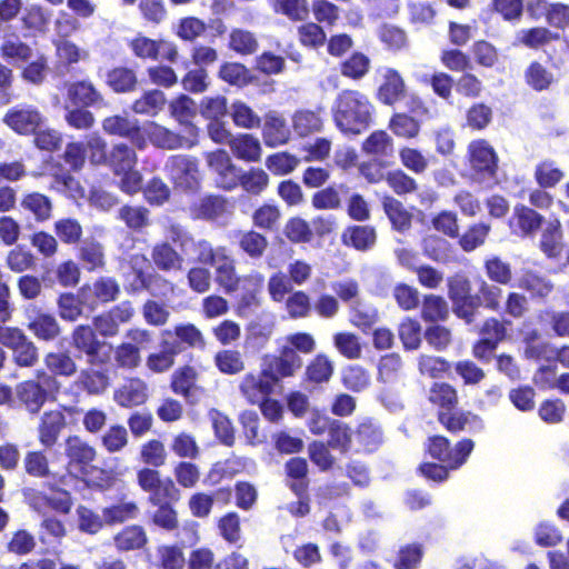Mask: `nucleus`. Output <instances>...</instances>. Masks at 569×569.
Instances as JSON below:
<instances>
[{
  "label": "nucleus",
  "mask_w": 569,
  "mask_h": 569,
  "mask_svg": "<svg viewBox=\"0 0 569 569\" xmlns=\"http://www.w3.org/2000/svg\"><path fill=\"white\" fill-rule=\"evenodd\" d=\"M331 111L335 124L342 133L358 136L372 124L375 106L363 92L345 89L338 93Z\"/></svg>",
  "instance_id": "nucleus-1"
},
{
  "label": "nucleus",
  "mask_w": 569,
  "mask_h": 569,
  "mask_svg": "<svg viewBox=\"0 0 569 569\" xmlns=\"http://www.w3.org/2000/svg\"><path fill=\"white\" fill-rule=\"evenodd\" d=\"M59 389L54 376L46 371H37L36 379L20 382L16 387V395L23 408L31 415H37L48 398Z\"/></svg>",
  "instance_id": "nucleus-2"
},
{
  "label": "nucleus",
  "mask_w": 569,
  "mask_h": 569,
  "mask_svg": "<svg viewBox=\"0 0 569 569\" xmlns=\"http://www.w3.org/2000/svg\"><path fill=\"white\" fill-rule=\"evenodd\" d=\"M143 133L157 148L166 150L190 149L197 143L198 128L192 123H186L182 132L178 133L156 122H148L143 127Z\"/></svg>",
  "instance_id": "nucleus-3"
},
{
  "label": "nucleus",
  "mask_w": 569,
  "mask_h": 569,
  "mask_svg": "<svg viewBox=\"0 0 569 569\" xmlns=\"http://www.w3.org/2000/svg\"><path fill=\"white\" fill-rule=\"evenodd\" d=\"M164 171L176 188L194 191L200 186V174L196 158L186 154L170 156L164 163Z\"/></svg>",
  "instance_id": "nucleus-4"
},
{
  "label": "nucleus",
  "mask_w": 569,
  "mask_h": 569,
  "mask_svg": "<svg viewBox=\"0 0 569 569\" xmlns=\"http://www.w3.org/2000/svg\"><path fill=\"white\" fill-rule=\"evenodd\" d=\"M71 346L79 352V357L83 356L92 366L102 365L109 358L110 347L104 341H100L89 326L80 325L74 328Z\"/></svg>",
  "instance_id": "nucleus-5"
},
{
  "label": "nucleus",
  "mask_w": 569,
  "mask_h": 569,
  "mask_svg": "<svg viewBox=\"0 0 569 569\" xmlns=\"http://www.w3.org/2000/svg\"><path fill=\"white\" fill-rule=\"evenodd\" d=\"M473 447L472 440L463 439L451 449L447 438L435 436L429 438L428 451L435 459L447 463L451 469H457L467 461Z\"/></svg>",
  "instance_id": "nucleus-6"
},
{
  "label": "nucleus",
  "mask_w": 569,
  "mask_h": 569,
  "mask_svg": "<svg viewBox=\"0 0 569 569\" xmlns=\"http://www.w3.org/2000/svg\"><path fill=\"white\" fill-rule=\"evenodd\" d=\"M469 162L476 178L491 183L498 169V157L486 140H475L468 147Z\"/></svg>",
  "instance_id": "nucleus-7"
},
{
  "label": "nucleus",
  "mask_w": 569,
  "mask_h": 569,
  "mask_svg": "<svg viewBox=\"0 0 569 569\" xmlns=\"http://www.w3.org/2000/svg\"><path fill=\"white\" fill-rule=\"evenodd\" d=\"M46 118L39 109L31 104H19L9 109L3 122L19 134H31L42 128Z\"/></svg>",
  "instance_id": "nucleus-8"
},
{
  "label": "nucleus",
  "mask_w": 569,
  "mask_h": 569,
  "mask_svg": "<svg viewBox=\"0 0 569 569\" xmlns=\"http://www.w3.org/2000/svg\"><path fill=\"white\" fill-rule=\"evenodd\" d=\"M132 280H129L131 291L148 290L152 296H167L173 290L171 282L158 273L146 274L141 264L147 262L144 257H133L132 260Z\"/></svg>",
  "instance_id": "nucleus-9"
},
{
  "label": "nucleus",
  "mask_w": 569,
  "mask_h": 569,
  "mask_svg": "<svg viewBox=\"0 0 569 569\" xmlns=\"http://www.w3.org/2000/svg\"><path fill=\"white\" fill-rule=\"evenodd\" d=\"M69 473L86 475L96 459V449L79 436H69L64 442Z\"/></svg>",
  "instance_id": "nucleus-10"
},
{
  "label": "nucleus",
  "mask_w": 569,
  "mask_h": 569,
  "mask_svg": "<svg viewBox=\"0 0 569 569\" xmlns=\"http://www.w3.org/2000/svg\"><path fill=\"white\" fill-rule=\"evenodd\" d=\"M194 219L224 221L233 212V206L221 196H204L190 207Z\"/></svg>",
  "instance_id": "nucleus-11"
},
{
  "label": "nucleus",
  "mask_w": 569,
  "mask_h": 569,
  "mask_svg": "<svg viewBox=\"0 0 569 569\" xmlns=\"http://www.w3.org/2000/svg\"><path fill=\"white\" fill-rule=\"evenodd\" d=\"M207 163L217 176L218 187L232 190L238 186L239 169L231 162L227 151L219 149L207 153Z\"/></svg>",
  "instance_id": "nucleus-12"
},
{
  "label": "nucleus",
  "mask_w": 569,
  "mask_h": 569,
  "mask_svg": "<svg viewBox=\"0 0 569 569\" xmlns=\"http://www.w3.org/2000/svg\"><path fill=\"white\" fill-rule=\"evenodd\" d=\"M102 129L110 136L129 139L137 148L146 147L144 137L140 132L138 119L128 114H114L107 117L102 122Z\"/></svg>",
  "instance_id": "nucleus-13"
},
{
  "label": "nucleus",
  "mask_w": 569,
  "mask_h": 569,
  "mask_svg": "<svg viewBox=\"0 0 569 569\" xmlns=\"http://www.w3.org/2000/svg\"><path fill=\"white\" fill-rule=\"evenodd\" d=\"M120 293L118 282L110 277H101L90 286L80 289V299L90 310L99 303H107L117 299Z\"/></svg>",
  "instance_id": "nucleus-14"
},
{
  "label": "nucleus",
  "mask_w": 569,
  "mask_h": 569,
  "mask_svg": "<svg viewBox=\"0 0 569 569\" xmlns=\"http://www.w3.org/2000/svg\"><path fill=\"white\" fill-rule=\"evenodd\" d=\"M277 383L278 377L263 369L259 376L246 375L240 383V390L251 403H258L272 392Z\"/></svg>",
  "instance_id": "nucleus-15"
},
{
  "label": "nucleus",
  "mask_w": 569,
  "mask_h": 569,
  "mask_svg": "<svg viewBox=\"0 0 569 569\" xmlns=\"http://www.w3.org/2000/svg\"><path fill=\"white\" fill-rule=\"evenodd\" d=\"M28 329L43 341H52L60 335V326L56 317L37 307L27 309Z\"/></svg>",
  "instance_id": "nucleus-16"
},
{
  "label": "nucleus",
  "mask_w": 569,
  "mask_h": 569,
  "mask_svg": "<svg viewBox=\"0 0 569 569\" xmlns=\"http://www.w3.org/2000/svg\"><path fill=\"white\" fill-rule=\"evenodd\" d=\"M66 425V416L60 410L43 412L38 425L39 442L44 448L53 447Z\"/></svg>",
  "instance_id": "nucleus-17"
},
{
  "label": "nucleus",
  "mask_w": 569,
  "mask_h": 569,
  "mask_svg": "<svg viewBox=\"0 0 569 569\" xmlns=\"http://www.w3.org/2000/svg\"><path fill=\"white\" fill-rule=\"evenodd\" d=\"M382 82L378 89V99L385 104L391 106L405 94V81L399 72L391 68L380 70Z\"/></svg>",
  "instance_id": "nucleus-18"
},
{
  "label": "nucleus",
  "mask_w": 569,
  "mask_h": 569,
  "mask_svg": "<svg viewBox=\"0 0 569 569\" xmlns=\"http://www.w3.org/2000/svg\"><path fill=\"white\" fill-rule=\"evenodd\" d=\"M212 267H214V280L226 293H231L239 289L240 277L236 272L234 260L227 250L218 256V260Z\"/></svg>",
  "instance_id": "nucleus-19"
},
{
  "label": "nucleus",
  "mask_w": 569,
  "mask_h": 569,
  "mask_svg": "<svg viewBox=\"0 0 569 569\" xmlns=\"http://www.w3.org/2000/svg\"><path fill=\"white\" fill-rule=\"evenodd\" d=\"M68 98L74 106L101 107L104 104L102 94L90 81H77L69 86Z\"/></svg>",
  "instance_id": "nucleus-20"
},
{
  "label": "nucleus",
  "mask_w": 569,
  "mask_h": 569,
  "mask_svg": "<svg viewBox=\"0 0 569 569\" xmlns=\"http://www.w3.org/2000/svg\"><path fill=\"white\" fill-rule=\"evenodd\" d=\"M262 133L266 144L269 147L282 146L290 138L286 120L274 111L267 113Z\"/></svg>",
  "instance_id": "nucleus-21"
},
{
  "label": "nucleus",
  "mask_w": 569,
  "mask_h": 569,
  "mask_svg": "<svg viewBox=\"0 0 569 569\" xmlns=\"http://www.w3.org/2000/svg\"><path fill=\"white\" fill-rule=\"evenodd\" d=\"M147 400V386L140 379H129L114 392V401L121 407L142 405Z\"/></svg>",
  "instance_id": "nucleus-22"
},
{
  "label": "nucleus",
  "mask_w": 569,
  "mask_h": 569,
  "mask_svg": "<svg viewBox=\"0 0 569 569\" xmlns=\"http://www.w3.org/2000/svg\"><path fill=\"white\" fill-rule=\"evenodd\" d=\"M517 286L529 292L532 298H545L553 289L552 282L547 277L530 269H522Z\"/></svg>",
  "instance_id": "nucleus-23"
},
{
  "label": "nucleus",
  "mask_w": 569,
  "mask_h": 569,
  "mask_svg": "<svg viewBox=\"0 0 569 569\" xmlns=\"http://www.w3.org/2000/svg\"><path fill=\"white\" fill-rule=\"evenodd\" d=\"M376 230L370 226L348 227L341 236L343 244L359 251L370 250L376 243Z\"/></svg>",
  "instance_id": "nucleus-24"
},
{
  "label": "nucleus",
  "mask_w": 569,
  "mask_h": 569,
  "mask_svg": "<svg viewBox=\"0 0 569 569\" xmlns=\"http://www.w3.org/2000/svg\"><path fill=\"white\" fill-rule=\"evenodd\" d=\"M154 266L166 272L181 270L183 257L168 242L157 243L151 251Z\"/></svg>",
  "instance_id": "nucleus-25"
},
{
  "label": "nucleus",
  "mask_w": 569,
  "mask_h": 569,
  "mask_svg": "<svg viewBox=\"0 0 569 569\" xmlns=\"http://www.w3.org/2000/svg\"><path fill=\"white\" fill-rule=\"evenodd\" d=\"M536 8L545 10L548 24L553 28L565 29L569 24V6L560 2L548 4L545 0H530L528 10L535 11Z\"/></svg>",
  "instance_id": "nucleus-26"
},
{
  "label": "nucleus",
  "mask_w": 569,
  "mask_h": 569,
  "mask_svg": "<svg viewBox=\"0 0 569 569\" xmlns=\"http://www.w3.org/2000/svg\"><path fill=\"white\" fill-rule=\"evenodd\" d=\"M167 99L164 93L158 89H151L133 101L131 109L137 114L156 117L164 109Z\"/></svg>",
  "instance_id": "nucleus-27"
},
{
  "label": "nucleus",
  "mask_w": 569,
  "mask_h": 569,
  "mask_svg": "<svg viewBox=\"0 0 569 569\" xmlns=\"http://www.w3.org/2000/svg\"><path fill=\"white\" fill-rule=\"evenodd\" d=\"M323 127V120L320 111L308 109L298 110L292 116V128L299 137H308L320 132Z\"/></svg>",
  "instance_id": "nucleus-28"
},
{
  "label": "nucleus",
  "mask_w": 569,
  "mask_h": 569,
  "mask_svg": "<svg viewBox=\"0 0 569 569\" xmlns=\"http://www.w3.org/2000/svg\"><path fill=\"white\" fill-rule=\"evenodd\" d=\"M137 162L138 157L136 151L128 144L120 142L112 147L109 154L108 166L116 176L136 168Z\"/></svg>",
  "instance_id": "nucleus-29"
},
{
  "label": "nucleus",
  "mask_w": 569,
  "mask_h": 569,
  "mask_svg": "<svg viewBox=\"0 0 569 569\" xmlns=\"http://www.w3.org/2000/svg\"><path fill=\"white\" fill-rule=\"evenodd\" d=\"M20 206L39 222L47 221L51 217L52 202L49 197L40 192L26 193L21 199Z\"/></svg>",
  "instance_id": "nucleus-30"
},
{
  "label": "nucleus",
  "mask_w": 569,
  "mask_h": 569,
  "mask_svg": "<svg viewBox=\"0 0 569 569\" xmlns=\"http://www.w3.org/2000/svg\"><path fill=\"white\" fill-rule=\"evenodd\" d=\"M302 366V360L293 348L284 347L280 357L273 358L267 370L273 372L278 379L290 377Z\"/></svg>",
  "instance_id": "nucleus-31"
},
{
  "label": "nucleus",
  "mask_w": 569,
  "mask_h": 569,
  "mask_svg": "<svg viewBox=\"0 0 569 569\" xmlns=\"http://www.w3.org/2000/svg\"><path fill=\"white\" fill-rule=\"evenodd\" d=\"M160 352L151 353L147 359V366L154 372H163L174 363V357L180 352L177 341L163 340Z\"/></svg>",
  "instance_id": "nucleus-32"
},
{
  "label": "nucleus",
  "mask_w": 569,
  "mask_h": 569,
  "mask_svg": "<svg viewBox=\"0 0 569 569\" xmlns=\"http://www.w3.org/2000/svg\"><path fill=\"white\" fill-rule=\"evenodd\" d=\"M230 148L233 154L246 161H257L260 158L261 146L257 138L251 134H239L230 140Z\"/></svg>",
  "instance_id": "nucleus-33"
},
{
  "label": "nucleus",
  "mask_w": 569,
  "mask_h": 569,
  "mask_svg": "<svg viewBox=\"0 0 569 569\" xmlns=\"http://www.w3.org/2000/svg\"><path fill=\"white\" fill-rule=\"evenodd\" d=\"M541 250L550 258L558 257L563 248L562 230L560 221H549L542 232L540 240Z\"/></svg>",
  "instance_id": "nucleus-34"
},
{
  "label": "nucleus",
  "mask_w": 569,
  "mask_h": 569,
  "mask_svg": "<svg viewBox=\"0 0 569 569\" xmlns=\"http://www.w3.org/2000/svg\"><path fill=\"white\" fill-rule=\"evenodd\" d=\"M382 206L393 228L403 231L411 224V214L403 208L402 203L391 196H385Z\"/></svg>",
  "instance_id": "nucleus-35"
},
{
  "label": "nucleus",
  "mask_w": 569,
  "mask_h": 569,
  "mask_svg": "<svg viewBox=\"0 0 569 569\" xmlns=\"http://www.w3.org/2000/svg\"><path fill=\"white\" fill-rule=\"evenodd\" d=\"M107 83L114 92L126 93L136 89L138 80L133 70L119 67L108 72Z\"/></svg>",
  "instance_id": "nucleus-36"
},
{
  "label": "nucleus",
  "mask_w": 569,
  "mask_h": 569,
  "mask_svg": "<svg viewBox=\"0 0 569 569\" xmlns=\"http://www.w3.org/2000/svg\"><path fill=\"white\" fill-rule=\"evenodd\" d=\"M542 217L535 210L520 206L515 208L512 228H518L521 234H529L538 230L541 226Z\"/></svg>",
  "instance_id": "nucleus-37"
},
{
  "label": "nucleus",
  "mask_w": 569,
  "mask_h": 569,
  "mask_svg": "<svg viewBox=\"0 0 569 569\" xmlns=\"http://www.w3.org/2000/svg\"><path fill=\"white\" fill-rule=\"evenodd\" d=\"M147 542L144 530L139 526L126 527L114 536V545L121 551L139 549Z\"/></svg>",
  "instance_id": "nucleus-38"
},
{
  "label": "nucleus",
  "mask_w": 569,
  "mask_h": 569,
  "mask_svg": "<svg viewBox=\"0 0 569 569\" xmlns=\"http://www.w3.org/2000/svg\"><path fill=\"white\" fill-rule=\"evenodd\" d=\"M269 2L274 12L288 17L290 20L301 21L309 16L307 0H269Z\"/></svg>",
  "instance_id": "nucleus-39"
},
{
  "label": "nucleus",
  "mask_w": 569,
  "mask_h": 569,
  "mask_svg": "<svg viewBox=\"0 0 569 569\" xmlns=\"http://www.w3.org/2000/svg\"><path fill=\"white\" fill-rule=\"evenodd\" d=\"M355 437L363 450L369 452L375 451L382 442V431L372 421L361 422Z\"/></svg>",
  "instance_id": "nucleus-40"
},
{
  "label": "nucleus",
  "mask_w": 569,
  "mask_h": 569,
  "mask_svg": "<svg viewBox=\"0 0 569 569\" xmlns=\"http://www.w3.org/2000/svg\"><path fill=\"white\" fill-rule=\"evenodd\" d=\"M24 28L34 32H44L51 20V12L38 4H31L26 8L22 16Z\"/></svg>",
  "instance_id": "nucleus-41"
},
{
  "label": "nucleus",
  "mask_w": 569,
  "mask_h": 569,
  "mask_svg": "<svg viewBox=\"0 0 569 569\" xmlns=\"http://www.w3.org/2000/svg\"><path fill=\"white\" fill-rule=\"evenodd\" d=\"M53 181L50 186L52 190L63 193L67 197L77 199L82 197L83 191L80 183L69 172L58 169L51 173Z\"/></svg>",
  "instance_id": "nucleus-42"
},
{
  "label": "nucleus",
  "mask_w": 569,
  "mask_h": 569,
  "mask_svg": "<svg viewBox=\"0 0 569 569\" xmlns=\"http://www.w3.org/2000/svg\"><path fill=\"white\" fill-rule=\"evenodd\" d=\"M80 259L88 270H94L104 266V252L100 242L86 239L80 247Z\"/></svg>",
  "instance_id": "nucleus-43"
},
{
  "label": "nucleus",
  "mask_w": 569,
  "mask_h": 569,
  "mask_svg": "<svg viewBox=\"0 0 569 569\" xmlns=\"http://www.w3.org/2000/svg\"><path fill=\"white\" fill-rule=\"evenodd\" d=\"M391 137L382 130L372 132L362 143L363 152L372 156L386 157L392 152Z\"/></svg>",
  "instance_id": "nucleus-44"
},
{
  "label": "nucleus",
  "mask_w": 569,
  "mask_h": 569,
  "mask_svg": "<svg viewBox=\"0 0 569 569\" xmlns=\"http://www.w3.org/2000/svg\"><path fill=\"white\" fill-rule=\"evenodd\" d=\"M269 177L262 169H250L247 172L239 170L238 184L250 194H260L268 186Z\"/></svg>",
  "instance_id": "nucleus-45"
},
{
  "label": "nucleus",
  "mask_w": 569,
  "mask_h": 569,
  "mask_svg": "<svg viewBox=\"0 0 569 569\" xmlns=\"http://www.w3.org/2000/svg\"><path fill=\"white\" fill-rule=\"evenodd\" d=\"M149 216L150 211L141 206H123L118 212V218L132 230H140L149 226Z\"/></svg>",
  "instance_id": "nucleus-46"
},
{
  "label": "nucleus",
  "mask_w": 569,
  "mask_h": 569,
  "mask_svg": "<svg viewBox=\"0 0 569 569\" xmlns=\"http://www.w3.org/2000/svg\"><path fill=\"white\" fill-rule=\"evenodd\" d=\"M286 471L288 477L295 480L290 485L291 489L295 491V493L298 497H301V495L306 490V477L308 472V463L306 459L302 458H291L286 463Z\"/></svg>",
  "instance_id": "nucleus-47"
},
{
  "label": "nucleus",
  "mask_w": 569,
  "mask_h": 569,
  "mask_svg": "<svg viewBox=\"0 0 569 569\" xmlns=\"http://www.w3.org/2000/svg\"><path fill=\"white\" fill-rule=\"evenodd\" d=\"M44 363L50 370V375L72 376L77 371V366L73 359L63 352H51L44 358Z\"/></svg>",
  "instance_id": "nucleus-48"
},
{
  "label": "nucleus",
  "mask_w": 569,
  "mask_h": 569,
  "mask_svg": "<svg viewBox=\"0 0 569 569\" xmlns=\"http://www.w3.org/2000/svg\"><path fill=\"white\" fill-rule=\"evenodd\" d=\"M230 114L236 126L252 129L260 126V117L244 102L237 101L230 108Z\"/></svg>",
  "instance_id": "nucleus-49"
},
{
  "label": "nucleus",
  "mask_w": 569,
  "mask_h": 569,
  "mask_svg": "<svg viewBox=\"0 0 569 569\" xmlns=\"http://www.w3.org/2000/svg\"><path fill=\"white\" fill-rule=\"evenodd\" d=\"M490 231V226L486 223H477L470 227L459 240L463 251L470 252L482 246Z\"/></svg>",
  "instance_id": "nucleus-50"
},
{
  "label": "nucleus",
  "mask_w": 569,
  "mask_h": 569,
  "mask_svg": "<svg viewBox=\"0 0 569 569\" xmlns=\"http://www.w3.org/2000/svg\"><path fill=\"white\" fill-rule=\"evenodd\" d=\"M333 343L337 350L348 359L361 357V345L359 338L350 332H338L333 336Z\"/></svg>",
  "instance_id": "nucleus-51"
},
{
  "label": "nucleus",
  "mask_w": 569,
  "mask_h": 569,
  "mask_svg": "<svg viewBox=\"0 0 569 569\" xmlns=\"http://www.w3.org/2000/svg\"><path fill=\"white\" fill-rule=\"evenodd\" d=\"M26 472L36 478H46L50 476L49 461L42 451H29L23 459Z\"/></svg>",
  "instance_id": "nucleus-52"
},
{
  "label": "nucleus",
  "mask_w": 569,
  "mask_h": 569,
  "mask_svg": "<svg viewBox=\"0 0 569 569\" xmlns=\"http://www.w3.org/2000/svg\"><path fill=\"white\" fill-rule=\"evenodd\" d=\"M488 278L499 284H508L512 278L511 267L499 257H490L485 261Z\"/></svg>",
  "instance_id": "nucleus-53"
},
{
  "label": "nucleus",
  "mask_w": 569,
  "mask_h": 569,
  "mask_svg": "<svg viewBox=\"0 0 569 569\" xmlns=\"http://www.w3.org/2000/svg\"><path fill=\"white\" fill-rule=\"evenodd\" d=\"M402 360L398 353H389L380 358L378 378L383 382H393L399 378Z\"/></svg>",
  "instance_id": "nucleus-54"
},
{
  "label": "nucleus",
  "mask_w": 569,
  "mask_h": 569,
  "mask_svg": "<svg viewBox=\"0 0 569 569\" xmlns=\"http://www.w3.org/2000/svg\"><path fill=\"white\" fill-rule=\"evenodd\" d=\"M6 264L11 271L21 273L33 268L34 257L30 251L18 246L8 252Z\"/></svg>",
  "instance_id": "nucleus-55"
},
{
  "label": "nucleus",
  "mask_w": 569,
  "mask_h": 569,
  "mask_svg": "<svg viewBox=\"0 0 569 569\" xmlns=\"http://www.w3.org/2000/svg\"><path fill=\"white\" fill-rule=\"evenodd\" d=\"M54 232L62 242L74 244L82 236V227L76 219L63 218L54 222Z\"/></svg>",
  "instance_id": "nucleus-56"
},
{
  "label": "nucleus",
  "mask_w": 569,
  "mask_h": 569,
  "mask_svg": "<svg viewBox=\"0 0 569 569\" xmlns=\"http://www.w3.org/2000/svg\"><path fill=\"white\" fill-rule=\"evenodd\" d=\"M399 337L403 348L416 350L421 343V326L417 320L406 319L399 326Z\"/></svg>",
  "instance_id": "nucleus-57"
},
{
  "label": "nucleus",
  "mask_w": 569,
  "mask_h": 569,
  "mask_svg": "<svg viewBox=\"0 0 569 569\" xmlns=\"http://www.w3.org/2000/svg\"><path fill=\"white\" fill-rule=\"evenodd\" d=\"M299 162L300 160L296 156L278 152L267 158L266 166L274 174L283 176L292 172Z\"/></svg>",
  "instance_id": "nucleus-58"
},
{
  "label": "nucleus",
  "mask_w": 569,
  "mask_h": 569,
  "mask_svg": "<svg viewBox=\"0 0 569 569\" xmlns=\"http://www.w3.org/2000/svg\"><path fill=\"white\" fill-rule=\"evenodd\" d=\"M2 56L13 62H24L32 57L31 48L14 38H6L1 46Z\"/></svg>",
  "instance_id": "nucleus-59"
},
{
  "label": "nucleus",
  "mask_w": 569,
  "mask_h": 569,
  "mask_svg": "<svg viewBox=\"0 0 569 569\" xmlns=\"http://www.w3.org/2000/svg\"><path fill=\"white\" fill-rule=\"evenodd\" d=\"M179 499V490L169 478L162 480L150 492L149 500L154 506L170 505Z\"/></svg>",
  "instance_id": "nucleus-60"
},
{
  "label": "nucleus",
  "mask_w": 569,
  "mask_h": 569,
  "mask_svg": "<svg viewBox=\"0 0 569 569\" xmlns=\"http://www.w3.org/2000/svg\"><path fill=\"white\" fill-rule=\"evenodd\" d=\"M216 366L227 375H236L244 369V363L240 352L234 350H223L216 355Z\"/></svg>",
  "instance_id": "nucleus-61"
},
{
  "label": "nucleus",
  "mask_w": 569,
  "mask_h": 569,
  "mask_svg": "<svg viewBox=\"0 0 569 569\" xmlns=\"http://www.w3.org/2000/svg\"><path fill=\"white\" fill-rule=\"evenodd\" d=\"M143 194L151 206H162L170 198V189L160 178L154 177L143 188Z\"/></svg>",
  "instance_id": "nucleus-62"
},
{
  "label": "nucleus",
  "mask_w": 569,
  "mask_h": 569,
  "mask_svg": "<svg viewBox=\"0 0 569 569\" xmlns=\"http://www.w3.org/2000/svg\"><path fill=\"white\" fill-rule=\"evenodd\" d=\"M370 60L363 53H353L341 64V73L351 79H361L369 70Z\"/></svg>",
  "instance_id": "nucleus-63"
},
{
  "label": "nucleus",
  "mask_w": 569,
  "mask_h": 569,
  "mask_svg": "<svg viewBox=\"0 0 569 569\" xmlns=\"http://www.w3.org/2000/svg\"><path fill=\"white\" fill-rule=\"evenodd\" d=\"M423 551L419 543H410L400 548L396 569H415L421 561Z\"/></svg>",
  "instance_id": "nucleus-64"
}]
</instances>
